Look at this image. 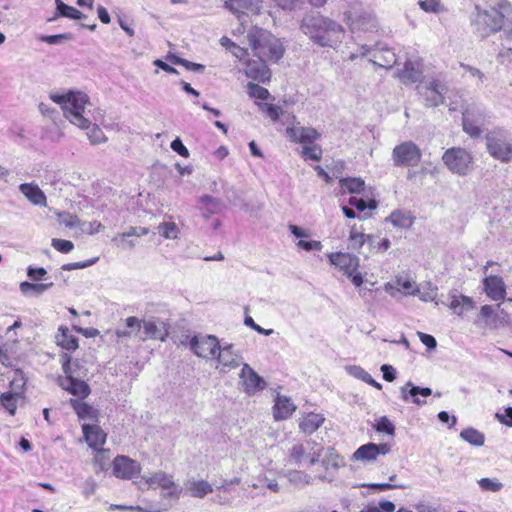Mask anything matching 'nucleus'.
Listing matches in <instances>:
<instances>
[{
    "label": "nucleus",
    "mask_w": 512,
    "mask_h": 512,
    "mask_svg": "<svg viewBox=\"0 0 512 512\" xmlns=\"http://www.w3.org/2000/svg\"><path fill=\"white\" fill-rule=\"evenodd\" d=\"M50 99L61 106L64 116L72 124L87 130L86 135L91 144L96 145L107 141L102 129L96 124L92 125L84 116L85 106L89 103V97L85 93L74 91L66 94L52 93Z\"/></svg>",
    "instance_id": "f257e3e1"
},
{
    "label": "nucleus",
    "mask_w": 512,
    "mask_h": 512,
    "mask_svg": "<svg viewBox=\"0 0 512 512\" xmlns=\"http://www.w3.org/2000/svg\"><path fill=\"white\" fill-rule=\"evenodd\" d=\"M299 28L314 44L333 49L342 43L345 35L344 28L338 22L316 11L305 13Z\"/></svg>",
    "instance_id": "f03ea898"
},
{
    "label": "nucleus",
    "mask_w": 512,
    "mask_h": 512,
    "mask_svg": "<svg viewBox=\"0 0 512 512\" xmlns=\"http://www.w3.org/2000/svg\"><path fill=\"white\" fill-rule=\"evenodd\" d=\"M509 9L510 3L507 0H485L483 6L476 5L471 20L473 33L485 39L501 31Z\"/></svg>",
    "instance_id": "7ed1b4c3"
},
{
    "label": "nucleus",
    "mask_w": 512,
    "mask_h": 512,
    "mask_svg": "<svg viewBox=\"0 0 512 512\" xmlns=\"http://www.w3.org/2000/svg\"><path fill=\"white\" fill-rule=\"evenodd\" d=\"M66 360L62 364L65 377H60L58 382L62 389L81 399L90 394L89 385L83 380L86 376V370L78 361L71 362L70 357L65 356Z\"/></svg>",
    "instance_id": "20e7f679"
},
{
    "label": "nucleus",
    "mask_w": 512,
    "mask_h": 512,
    "mask_svg": "<svg viewBox=\"0 0 512 512\" xmlns=\"http://www.w3.org/2000/svg\"><path fill=\"white\" fill-rule=\"evenodd\" d=\"M248 42L255 55L264 61L277 62L282 58L284 48L280 41L264 30L249 32Z\"/></svg>",
    "instance_id": "39448f33"
},
{
    "label": "nucleus",
    "mask_w": 512,
    "mask_h": 512,
    "mask_svg": "<svg viewBox=\"0 0 512 512\" xmlns=\"http://www.w3.org/2000/svg\"><path fill=\"white\" fill-rule=\"evenodd\" d=\"M484 139L486 149L491 157L502 163H508L512 159V145L504 130L496 128L488 131Z\"/></svg>",
    "instance_id": "423d86ee"
},
{
    "label": "nucleus",
    "mask_w": 512,
    "mask_h": 512,
    "mask_svg": "<svg viewBox=\"0 0 512 512\" xmlns=\"http://www.w3.org/2000/svg\"><path fill=\"white\" fill-rule=\"evenodd\" d=\"M442 160L452 173L466 175L473 157L464 148L452 147L444 152Z\"/></svg>",
    "instance_id": "0eeeda50"
},
{
    "label": "nucleus",
    "mask_w": 512,
    "mask_h": 512,
    "mask_svg": "<svg viewBox=\"0 0 512 512\" xmlns=\"http://www.w3.org/2000/svg\"><path fill=\"white\" fill-rule=\"evenodd\" d=\"M421 149L412 141L396 145L392 151L393 164L396 167H414L421 160Z\"/></svg>",
    "instance_id": "6e6552de"
},
{
    "label": "nucleus",
    "mask_w": 512,
    "mask_h": 512,
    "mask_svg": "<svg viewBox=\"0 0 512 512\" xmlns=\"http://www.w3.org/2000/svg\"><path fill=\"white\" fill-rule=\"evenodd\" d=\"M361 55L367 57L375 66L391 69L397 62L396 54L392 49L383 44L374 47L363 45L360 48Z\"/></svg>",
    "instance_id": "1a4fd4ad"
},
{
    "label": "nucleus",
    "mask_w": 512,
    "mask_h": 512,
    "mask_svg": "<svg viewBox=\"0 0 512 512\" xmlns=\"http://www.w3.org/2000/svg\"><path fill=\"white\" fill-rule=\"evenodd\" d=\"M417 91L423 98L424 105L431 108L444 104L447 86L438 79H431L418 85Z\"/></svg>",
    "instance_id": "9d476101"
},
{
    "label": "nucleus",
    "mask_w": 512,
    "mask_h": 512,
    "mask_svg": "<svg viewBox=\"0 0 512 512\" xmlns=\"http://www.w3.org/2000/svg\"><path fill=\"white\" fill-rule=\"evenodd\" d=\"M189 346L196 356L212 359L215 358L220 343L214 335H195L190 339Z\"/></svg>",
    "instance_id": "9b49d317"
},
{
    "label": "nucleus",
    "mask_w": 512,
    "mask_h": 512,
    "mask_svg": "<svg viewBox=\"0 0 512 512\" xmlns=\"http://www.w3.org/2000/svg\"><path fill=\"white\" fill-rule=\"evenodd\" d=\"M345 19L350 29L354 31H368L376 28V20L372 12L358 7H351L345 12Z\"/></svg>",
    "instance_id": "f8f14e48"
},
{
    "label": "nucleus",
    "mask_w": 512,
    "mask_h": 512,
    "mask_svg": "<svg viewBox=\"0 0 512 512\" xmlns=\"http://www.w3.org/2000/svg\"><path fill=\"white\" fill-rule=\"evenodd\" d=\"M322 448L318 447L315 441H306V443L295 444L290 450V458L297 464L308 461L310 465L319 462Z\"/></svg>",
    "instance_id": "ddd939ff"
},
{
    "label": "nucleus",
    "mask_w": 512,
    "mask_h": 512,
    "mask_svg": "<svg viewBox=\"0 0 512 512\" xmlns=\"http://www.w3.org/2000/svg\"><path fill=\"white\" fill-rule=\"evenodd\" d=\"M484 116L479 109L467 108L462 113L463 131L471 138H479L482 134L481 125H483Z\"/></svg>",
    "instance_id": "4468645a"
},
{
    "label": "nucleus",
    "mask_w": 512,
    "mask_h": 512,
    "mask_svg": "<svg viewBox=\"0 0 512 512\" xmlns=\"http://www.w3.org/2000/svg\"><path fill=\"white\" fill-rule=\"evenodd\" d=\"M239 383L245 393L251 395L265 388L264 379L256 373L247 363H244L239 374Z\"/></svg>",
    "instance_id": "2eb2a0df"
},
{
    "label": "nucleus",
    "mask_w": 512,
    "mask_h": 512,
    "mask_svg": "<svg viewBox=\"0 0 512 512\" xmlns=\"http://www.w3.org/2000/svg\"><path fill=\"white\" fill-rule=\"evenodd\" d=\"M143 334L140 339L145 341L147 338L165 341L169 335V325L160 318L151 317L143 320Z\"/></svg>",
    "instance_id": "dca6fc26"
},
{
    "label": "nucleus",
    "mask_w": 512,
    "mask_h": 512,
    "mask_svg": "<svg viewBox=\"0 0 512 512\" xmlns=\"http://www.w3.org/2000/svg\"><path fill=\"white\" fill-rule=\"evenodd\" d=\"M140 472V464L127 456L119 455L113 461V473L118 478L132 479Z\"/></svg>",
    "instance_id": "f3484780"
},
{
    "label": "nucleus",
    "mask_w": 512,
    "mask_h": 512,
    "mask_svg": "<svg viewBox=\"0 0 512 512\" xmlns=\"http://www.w3.org/2000/svg\"><path fill=\"white\" fill-rule=\"evenodd\" d=\"M215 358L220 364V372L227 373L231 369H235L240 365L241 356L234 351L233 344L220 345Z\"/></svg>",
    "instance_id": "a211bd4d"
},
{
    "label": "nucleus",
    "mask_w": 512,
    "mask_h": 512,
    "mask_svg": "<svg viewBox=\"0 0 512 512\" xmlns=\"http://www.w3.org/2000/svg\"><path fill=\"white\" fill-rule=\"evenodd\" d=\"M286 133L291 141L302 143L306 146L313 144L320 137V133L316 129L300 125L287 127Z\"/></svg>",
    "instance_id": "6ab92c4d"
},
{
    "label": "nucleus",
    "mask_w": 512,
    "mask_h": 512,
    "mask_svg": "<svg viewBox=\"0 0 512 512\" xmlns=\"http://www.w3.org/2000/svg\"><path fill=\"white\" fill-rule=\"evenodd\" d=\"M329 259L331 264L342 270L344 274L356 272L359 267V258L349 253H332L329 255Z\"/></svg>",
    "instance_id": "aec40b11"
},
{
    "label": "nucleus",
    "mask_w": 512,
    "mask_h": 512,
    "mask_svg": "<svg viewBox=\"0 0 512 512\" xmlns=\"http://www.w3.org/2000/svg\"><path fill=\"white\" fill-rule=\"evenodd\" d=\"M484 290L487 296L494 300H503L506 296V288L500 276L490 275L483 280Z\"/></svg>",
    "instance_id": "412c9836"
},
{
    "label": "nucleus",
    "mask_w": 512,
    "mask_h": 512,
    "mask_svg": "<svg viewBox=\"0 0 512 512\" xmlns=\"http://www.w3.org/2000/svg\"><path fill=\"white\" fill-rule=\"evenodd\" d=\"M245 74L248 78L265 83L271 78V71L264 60L248 61L245 68Z\"/></svg>",
    "instance_id": "4be33fe9"
},
{
    "label": "nucleus",
    "mask_w": 512,
    "mask_h": 512,
    "mask_svg": "<svg viewBox=\"0 0 512 512\" xmlns=\"http://www.w3.org/2000/svg\"><path fill=\"white\" fill-rule=\"evenodd\" d=\"M422 65L418 61L407 60L403 69L398 71V77L405 85L416 83L422 78Z\"/></svg>",
    "instance_id": "5701e85b"
},
{
    "label": "nucleus",
    "mask_w": 512,
    "mask_h": 512,
    "mask_svg": "<svg viewBox=\"0 0 512 512\" xmlns=\"http://www.w3.org/2000/svg\"><path fill=\"white\" fill-rule=\"evenodd\" d=\"M82 430L84 438L91 448L97 450L104 445L106 433L99 426L84 424Z\"/></svg>",
    "instance_id": "b1692460"
},
{
    "label": "nucleus",
    "mask_w": 512,
    "mask_h": 512,
    "mask_svg": "<svg viewBox=\"0 0 512 512\" xmlns=\"http://www.w3.org/2000/svg\"><path fill=\"white\" fill-rule=\"evenodd\" d=\"M449 296L451 299L449 308L458 316L474 308V301L468 296L457 293H451Z\"/></svg>",
    "instance_id": "393cba45"
},
{
    "label": "nucleus",
    "mask_w": 512,
    "mask_h": 512,
    "mask_svg": "<svg viewBox=\"0 0 512 512\" xmlns=\"http://www.w3.org/2000/svg\"><path fill=\"white\" fill-rule=\"evenodd\" d=\"M274 418L276 420H284L289 418L295 411L296 406L286 396H278L274 404Z\"/></svg>",
    "instance_id": "a878e982"
},
{
    "label": "nucleus",
    "mask_w": 512,
    "mask_h": 512,
    "mask_svg": "<svg viewBox=\"0 0 512 512\" xmlns=\"http://www.w3.org/2000/svg\"><path fill=\"white\" fill-rule=\"evenodd\" d=\"M200 209L203 211V216L209 218L211 215L219 213L223 208V203L219 198H214L209 195H203L199 198Z\"/></svg>",
    "instance_id": "bb28decb"
},
{
    "label": "nucleus",
    "mask_w": 512,
    "mask_h": 512,
    "mask_svg": "<svg viewBox=\"0 0 512 512\" xmlns=\"http://www.w3.org/2000/svg\"><path fill=\"white\" fill-rule=\"evenodd\" d=\"M185 486L190 495L195 498H204L213 492L212 485L205 480H188Z\"/></svg>",
    "instance_id": "cd10ccee"
},
{
    "label": "nucleus",
    "mask_w": 512,
    "mask_h": 512,
    "mask_svg": "<svg viewBox=\"0 0 512 512\" xmlns=\"http://www.w3.org/2000/svg\"><path fill=\"white\" fill-rule=\"evenodd\" d=\"M376 444L375 443H367L361 445L353 454L351 459L354 461L361 462H372L375 461L378 457L376 452Z\"/></svg>",
    "instance_id": "c85d7f7f"
},
{
    "label": "nucleus",
    "mask_w": 512,
    "mask_h": 512,
    "mask_svg": "<svg viewBox=\"0 0 512 512\" xmlns=\"http://www.w3.org/2000/svg\"><path fill=\"white\" fill-rule=\"evenodd\" d=\"M20 191L34 204L44 205L46 196L37 185L24 183L19 187Z\"/></svg>",
    "instance_id": "c756f323"
},
{
    "label": "nucleus",
    "mask_w": 512,
    "mask_h": 512,
    "mask_svg": "<svg viewBox=\"0 0 512 512\" xmlns=\"http://www.w3.org/2000/svg\"><path fill=\"white\" fill-rule=\"evenodd\" d=\"M324 422V417L321 414L309 413L305 416L300 424V429L306 434L315 432Z\"/></svg>",
    "instance_id": "7c9ffc66"
},
{
    "label": "nucleus",
    "mask_w": 512,
    "mask_h": 512,
    "mask_svg": "<svg viewBox=\"0 0 512 512\" xmlns=\"http://www.w3.org/2000/svg\"><path fill=\"white\" fill-rule=\"evenodd\" d=\"M387 221H390L397 228H410L414 223V217L410 212L396 210L392 212Z\"/></svg>",
    "instance_id": "2f4dec72"
},
{
    "label": "nucleus",
    "mask_w": 512,
    "mask_h": 512,
    "mask_svg": "<svg viewBox=\"0 0 512 512\" xmlns=\"http://www.w3.org/2000/svg\"><path fill=\"white\" fill-rule=\"evenodd\" d=\"M56 2V17H66L70 19L79 20L82 18H86V16L76 8L69 6L62 2L61 0H55Z\"/></svg>",
    "instance_id": "473e14b6"
},
{
    "label": "nucleus",
    "mask_w": 512,
    "mask_h": 512,
    "mask_svg": "<svg viewBox=\"0 0 512 512\" xmlns=\"http://www.w3.org/2000/svg\"><path fill=\"white\" fill-rule=\"evenodd\" d=\"M53 286V283H31L28 281L21 282L19 289L23 295H41Z\"/></svg>",
    "instance_id": "72a5a7b5"
},
{
    "label": "nucleus",
    "mask_w": 512,
    "mask_h": 512,
    "mask_svg": "<svg viewBox=\"0 0 512 512\" xmlns=\"http://www.w3.org/2000/svg\"><path fill=\"white\" fill-rule=\"evenodd\" d=\"M432 394V390L428 387H418L413 385L410 381L405 386L401 387V395L404 401H409V397H416L421 395L428 397Z\"/></svg>",
    "instance_id": "f704fd0d"
},
{
    "label": "nucleus",
    "mask_w": 512,
    "mask_h": 512,
    "mask_svg": "<svg viewBox=\"0 0 512 512\" xmlns=\"http://www.w3.org/2000/svg\"><path fill=\"white\" fill-rule=\"evenodd\" d=\"M59 334L56 336L57 344L66 350H76L78 348V339L69 333L64 327L59 328Z\"/></svg>",
    "instance_id": "c9c22d12"
},
{
    "label": "nucleus",
    "mask_w": 512,
    "mask_h": 512,
    "mask_svg": "<svg viewBox=\"0 0 512 512\" xmlns=\"http://www.w3.org/2000/svg\"><path fill=\"white\" fill-rule=\"evenodd\" d=\"M479 317L484 320L485 326L496 328L502 321L495 308L491 305H484L480 309Z\"/></svg>",
    "instance_id": "e433bc0d"
},
{
    "label": "nucleus",
    "mask_w": 512,
    "mask_h": 512,
    "mask_svg": "<svg viewBox=\"0 0 512 512\" xmlns=\"http://www.w3.org/2000/svg\"><path fill=\"white\" fill-rule=\"evenodd\" d=\"M70 405L80 419H93L96 417V410L85 402L70 399Z\"/></svg>",
    "instance_id": "4c0bfd02"
},
{
    "label": "nucleus",
    "mask_w": 512,
    "mask_h": 512,
    "mask_svg": "<svg viewBox=\"0 0 512 512\" xmlns=\"http://www.w3.org/2000/svg\"><path fill=\"white\" fill-rule=\"evenodd\" d=\"M146 482L151 486H158L163 489L174 487L173 477L162 471L154 473Z\"/></svg>",
    "instance_id": "58836bf2"
},
{
    "label": "nucleus",
    "mask_w": 512,
    "mask_h": 512,
    "mask_svg": "<svg viewBox=\"0 0 512 512\" xmlns=\"http://www.w3.org/2000/svg\"><path fill=\"white\" fill-rule=\"evenodd\" d=\"M460 437L469 444L477 447L482 446L485 442L484 434L472 427L462 430Z\"/></svg>",
    "instance_id": "ea45409f"
},
{
    "label": "nucleus",
    "mask_w": 512,
    "mask_h": 512,
    "mask_svg": "<svg viewBox=\"0 0 512 512\" xmlns=\"http://www.w3.org/2000/svg\"><path fill=\"white\" fill-rule=\"evenodd\" d=\"M321 464L325 469H329L330 467L337 469L343 465V458H341L333 448H328Z\"/></svg>",
    "instance_id": "a19ab883"
},
{
    "label": "nucleus",
    "mask_w": 512,
    "mask_h": 512,
    "mask_svg": "<svg viewBox=\"0 0 512 512\" xmlns=\"http://www.w3.org/2000/svg\"><path fill=\"white\" fill-rule=\"evenodd\" d=\"M340 186L349 193H360L365 186V182L361 178H342Z\"/></svg>",
    "instance_id": "79ce46f5"
},
{
    "label": "nucleus",
    "mask_w": 512,
    "mask_h": 512,
    "mask_svg": "<svg viewBox=\"0 0 512 512\" xmlns=\"http://www.w3.org/2000/svg\"><path fill=\"white\" fill-rule=\"evenodd\" d=\"M110 456L107 450L102 448L96 450V455L94 457L95 464V472H103L106 471L109 467Z\"/></svg>",
    "instance_id": "37998d69"
},
{
    "label": "nucleus",
    "mask_w": 512,
    "mask_h": 512,
    "mask_svg": "<svg viewBox=\"0 0 512 512\" xmlns=\"http://www.w3.org/2000/svg\"><path fill=\"white\" fill-rule=\"evenodd\" d=\"M158 232L166 239H177L179 229L174 222H163L159 224Z\"/></svg>",
    "instance_id": "c03bdc74"
},
{
    "label": "nucleus",
    "mask_w": 512,
    "mask_h": 512,
    "mask_svg": "<svg viewBox=\"0 0 512 512\" xmlns=\"http://www.w3.org/2000/svg\"><path fill=\"white\" fill-rule=\"evenodd\" d=\"M18 395L14 393H4L0 396L1 405L13 415L17 409Z\"/></svg>",
    "instance_id": "a18cd8bd"
},
{
    "label": "nucleus",
    "mask_w": 512,
    "mask_h": 512,
    "mask_svg": "<svg viewBox=\"0 0 512 512\" xmlns=\"http://www.w3.org/2000/svg\"><path fill=\"white\" fill-rule=\"evenodd\" d=\"M247 88H248V94L251 98L267 100L270 97L269 91L266 88H264L256 83L249 82L247 84Z\"/></svg>",
    "instance_id": "49530a36"
},
{
    "label": "nucleus",
    "mask_w": 512,
    "mask_h": 512,
    "mask_svg": "<svg viewBox=\"0 0 512 512\" xmlns=\"http://www.w3.org/2000/svg\"><path fill=\"white\" fill-rule=\"evenodd\" d=\"M419 5L421 9L429 13L438 14L446 10L439 0H419Z\"/></svg>",
    "instance_id": "de8ad7c7"
},
{
    "label": "nucleus",
    "mask_w": 512,
    "mask_h": 512,
    "mask_svg": "<svg viewBox=\"0 0 512 512\" xmlns=\"http://www.w3.org/2000/svg\"><path fill=\"white\" fill-rule=\"evenodd\" d=\"M478 485L484 491L498 492L503 488V484L495 478H481Z\"/></svg>",
    "instance_id": "09e8293b"
},
{
    "label": "nucleus",
    "mask_w": 512,
    "mask_h": 512,
    "mask_svg": "<svg viewBox=\"0 0 512 512\" xmlns=\"http://www.w3.org/2000/svg\"><path fill=\"white\" fill-rule=\"evenodd\" d=\"M374 428L378 432H383L388 435H394V433H395L394 424L386 416L380 417L377 420V423L374 425Z\"/></svg>",
    "instance_id": "8fccbe9b"
},
{
    "label": "nucleus",
    "mask_w": 512,
    "mask_h": 512,
    "mask_svg": "<svg viewBox=\"0 0 512 512\" xmlns=\"http://www.w3.org/2000/svg\"><path fill=\"white\" fill-rule=\"evenodd\" d=\"M260 110L267 114L273 121H277L282 113L279 106L270 103H258Z\"/></svg>",
    "instance_id": "3c124183"
},
{
    "label": "nucleus",
    "mask_w": 512,
    "mask_h": 512,
    "mask_svg": "<svg viewBox=\"0 0 512 512\" xmlns=\"http://www.w3.org/2000/svg\"><path fill=\"white\" fill-rule=\"evenodd\" d=\"M302 155L305 158H309L314 161H319L322 158V149L318 145H305L302 149Z\"/></svg>",
    "instance_id": "603ef678"
},
{
    "label": "nucleus",
    "mask_w": 512,
    "mask_h": 512,
    "mask_svg": "<svg viewBox=\"0 0 512 512\" xmlns=\"http://www.w3.org/2000/svg\"><path fill=\"white\" fill-rule=\"evenodd\" d=\"M349 204L354 206L360 212H363L366 208L375 209L377 207V202L375 200H370L367 203L364 199L357 197H350Z\"/></svg>",
    "instance_id": "864d4df0"
},
{
    "label": "nucleus",
    "mask_w": 512,
    "mask_h": 512,
    "mask_svg": "<svg viewBox=\"0 0 512 512\" xmlns=\"http://www.w3.org/2000/svg\"><path fill=\"white\" fill-rule=\"evenodd\" d=\"M27 276L35 282L42 281L46 279L47 271L43 267H27Z\"/></svg>",
    "instance_id": "5fc2aeb1"
},
{
    "label": "nucleus",
    "mask_w": 512,
    "mask_h": 512,
    "mask_svg": "<svg viewBox=\"0 0 512 512\" xmlns=\"http://www.w3.org/2000/svg\"><path fill=\"white\" fill-rule=\"evenodd\" d=\"M367 236L363 232L357 231L354 227L350 231V243L351 246L355 249H359L365 243V238Z\"/></svg>",
    "instance_id": "6e6d98bb"
},
{
    "label": "nucleus",
    "mask_w": 512,
    "mask_h": 512,
    "mask_svg": "<svg viewBox=\"0 0 512 512\" xmlns=\"http://www.w3.org/2000/svg\"><path fill=\"white\" fill-rule=\"evenodd\" d=\"M51 245L59 252L61 253H69L73 250L74 244L69 240L64 239H52Z\"/></svg>",
    "instance_id": "4d7b16f0"
},
{
    "label": "nucleus",
    "mask_w": 512,
    "mask_h": 512,
    "mask_svg": "<svg viewBox=\"0 0 512 512\" xmlns=\"http://www.w3.org/2000/svg\"><path fill=\"white\" fill-rule=\"evenodd\" d=\"M297 246L305 251H320L322 249L321 242L316 240L308 241L300 239L297 243Z\"/></svg>",
    "instance_id": "13d9d810"
},
{
    "label": "nucleus",
    "mask_w": 512,
    "mask_h": 512,
    "mask_svg": "<svg viewBox=\"0 0 512 512\" xmlns=\"http://www.w3.org/2000/svg\"><path fill=\"white\" fill-rule=\"evenodd\" d=\"M347 371L351 376L360 379L365 383L367 382V380H369L370 374L360 366H349L347 367Z\"/></svg>",
    "instance_id": "bf43d9fd"
},
{
    "label": "nucleus",
    "mask_w": 512,
    "mask_h": 512,
    "mask_svg": "<svg viewBox=\"0 0 512 512\" xmlns=\"http://www.w3.org/2000/svg\"><path fill=\"white\" fill-rule=\"evenodd\" d=\"M126 327L130 328V330H133L134 333H137L136 337L142 336L141 329L143 328V320L138 319L137 317L130 316L126 318L125 320Z\"/></svg>",
    "instance_id": "052dcab7"
},
{
    "label": "nucleus",
    "mask_w": 512,
    "mask_h": 512,
    "mask_svg": "<svg viewBox=\"0 0 512 512\" xmlns=\"http://www.w3.org/2000/svg\"><path fill=\"white\" fill-rule=\"evenodd\" d=\"M97 260H98V258H94V259H90V260H87L84 262L67 263V264L62 265L61 269L64 271L83 269V268L93 265Z\"/></svg>",
    "instance_id": "680f3d73"
},
{
    "label": "nucleus",
    "mask_w": 512,
    "mask_h": 512,
    "mask_svg": "<svg viewBox=\"0 0 512 512\" xmlns=\"http://www.w3.org/2000/svg\"><path fill=\"white\" fill-rule=\"evenodd\" d=\"M72 38L70 33H64V34H57V35H48L43 36L41 38L42 41L51 44V45H57L62 42V40H70Z\"/></svg>",
    "instance_id": "e2e57ef3"
},
{
    "label": "nucleus",
    "mask_w": 512,
    "mask_h": 512,
    "mask_svg": "<svg viewBox=\"0 0 512 512\" xmlns=\"http://www.w3.org/2000/svg\"><path fill=\"white\" fill-rule=\"evenodd\" d=\"M171 149L184 158H188L190 155L189 150L185 147V145L183 144L182 140L179 137H177L171 142Z\"/></svg>",
    "instance_id": "0e129e2a"
},
{
    "label": "nucleus",
    "mask_w": 512,
    "mask_h": 512,
    "mask_svg": "<svg viewBox=\"0 0 512 512\" xmlns=\"http://www.w3.org/2000/svg\"><path fill=\"white\" fill-rule=\"evenodd\" d=\"M495 417L501 424L512 427V407H506L504 414L496 413Z\"/></svg>",
    "instance_id": "69168bd1"
},
{
    "label": "nucleus",
    "mask_w": 512,
    "mask_h": 512,
    "mask_svg": "<svg viewBox=\"0 0 512 512\" xmlns=\"http://www.w3.org/2000/svg\"><path fill=\"white\" fill-rule=\"evenodd\" d=\"M244 324L246 326L252 328L256 332H258L259 334H263V335L269 336V335H271L273 333L272 329H264L261 326H259L258 324H256L254 322V320L250 316H246L245 317Z\"/></svg>",
    "instance_id": "338daca9"
},
{
    "label": "nucleus",
    "mask_w": 512,
    "mask_h": 512,
    "mask_svg": "<svg viewBox=\"0 0 512 512\" xmlns=\"http://www.w3.org/2000/svg\"><path fill=\"white\" fill-rule=\"evenodd\" d=\"M381 372L383 373V379L387 382H392L396 378V370L389 364H383L381 366Z\"/></svg>",
    "instance_id": "774afa93"
}]
</instances>
